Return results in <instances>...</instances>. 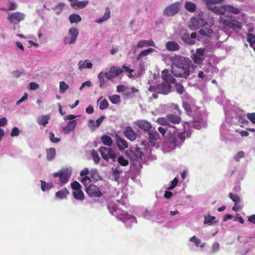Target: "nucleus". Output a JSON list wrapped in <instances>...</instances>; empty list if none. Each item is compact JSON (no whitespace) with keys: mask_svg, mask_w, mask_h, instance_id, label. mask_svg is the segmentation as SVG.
I'll return each instance as SVG.
<instances>
[{"mask_svg":"<svg viewBox=\"0 0 255 255\" xmlns=\"http://www.w3.org/2000/svg\"><path fill=\"white\" fill-rule=\"evenodd\" d=\"M108 208L109 212L112 215L119 218L124 222H130L134 223L137 222L136 219L134 216L130 215L124 211L117 208L114 204H111L109 205L108 206Z\"/></svg>","mask_w":255,"mask_h":255,"instance_id":"obj_4","label":"nucleus"},{"mask_svg":"<svg viewBox=\"0 0 255 255\" xmlns=\"http://www.w3.org/2000/svg\"><path fill=\"white\" fill-rule=\"evenodd\" d=\"M86 191L90 197H100L102 195L99 188L93 184L87 187Z\"/></svg>","mask_w":255,"mask_h":255,"instance_id":"obj_16","label":"nucleus"},{"mask_svg":"<svg viewBox=\"0 0 255 255\" xmlns=\"http://www.w3.org/2000/svg\"><path fill=\"white\" fill-rule=\"evenodd\" d=\"M162 127L158 128V131L164 137H167V141L164 144L166 152L174 149L176 147H180L185 139V132L178 131L177 128L172 125L160 124Z\"/></svg>","mask_w":255,"mask_h":255,"instance_id":"obj_1","label":"nucleus"},{"mask_svg":"<svg viewBox=\"0 0 255 255\" xmlns=\"http://www.w3.org/2000/svg\"><path fill=\"white\" fill-rule=\"evenodd\" d=\"M245 156V153L243 151H239L235 156L234 159L238 162L240 161V159L243 158Z\"/></svg>","mask_w":255,"mask_h":255,"instance_id":"obj_54","label":"nucleus"},{"mask_svg":"<svg viewBox=\"0 0 255 255\" xmlns=\"http://www.w3.org/2000/svg\"><path fill=\"white\" fill-rule=\"evenodd\" d=\"M76 121L73 120L69 121L67 124V126L64 127L62 129L63 132L67 134L70 133V132L72 131H73L76 126Z\"/></svg>","mask_w":255,"mask_h":255,"instance_id":"obj_24","label":"nucleus"},{"mask_svg":"<svg viewBox=\"0 0 255 255\" xmlns=\"http://www.w3.org/2000/svg\"><path fill=\"white\" fill-rule=\"evenodd\" d=\"M71 175V170L70 169H65L60 172L54 173V177H60V180L62 183H67Z\"/></svg>","mask_w":255,"mask_h":255,"instance_id":"obj_13","label":"nucleus"},{"mask_svg":"<svg viewBox=\"0 0 255 255\" xmlns=\"http://www.w3.org/2000/svg\"><path fill=\"white\" fill-rule=\"evenodd\" d=\"M102 157L106 161H108L110 158L112 159V161L115 162L116 161L117 156L115 151L109 147H101L99 149Z\"/></svg>","mask_w":255,"mask_h":255,"instance_id":"obj_12","label":"nucleus"},{"mask_svg":"<svg viewBox=\"0 0 255 255\" xmlns=\"http://www.w3.org/2000/svg\"><path fill=\"white\" fill-rule=\"evenodd\" d=\"M229 197L235 203V204H238L240 201V197L236 194L230 193L229 194Z\"/></svg>","mask_w":255,"mask_h":255,"instance_id":"obj_49","label":"nucleus"},{"mask_svg":"<svg viewBox=\"0 0 255 255\" xmlns=\"http://www.w3.org/2000/svg\"><path fill=\"white\" fill-rule=\"evenodd\" d=\"M117 161L121 165L124 166H127L128 164V161L122 156H119L117 159Z\"/></svg>","mask_w":255,"mask_h":255,"instance_id":"obj_50","label":"nucleus"},{"mask_svg":"<svg viewBox=\"0 0 255 255\" xmlns=\"http://www.w3.org/2000/svg\"><path fill=\"white\" fill-rule=\"evenodd\" d=\"M13 77L18 78H19L22 75L24 74V70L20 71L19 70H14L11 73Z\"/></svg>","mask_w":255,"mask_h":255,"instance_id":"obj_52","label":"nucleus"},{"mask_svg":"<svg viewBox=\"0 0 255 255\" xmlns=\"http://www.w3.org/2000/svg\"><path fill=\"white\" fill-rule=\"evenodd\" d=\"M189 126L199 129L206 126V117L200 111H197L193 116V120L189 123Z\"/></svg>","mask_w":255,"mask_h":255,"instance_id":"obj_7","label":"nucleus"},{"mask_svg":"<svg viewBox=\"0 0 255 255\" xmlns=\"http://www.w3.org/2000/svg\"><path fill=\"white\" fill-rule=\"evenodd\" d=\"M156 122L159 124H167V125H171L170 123L178 124L181 122V118L179 116L176 115L168 114L165 117L158 118Z\"/></svg>","mask_w":255,"mask_h":255,"instance_id":"obj_9","label":"nucleus"},{"mask_svg":"<svg viewBox=\"0 0 255 255\" xmlns=\"http://www.w3.org/2000/svg\"><path fill=\"white\" fill-rule=\"evenodd\" d=\"M110 17V10L109 7L106 8L105 12L103 16L101 18L97 19L95 22L98 23H102L105 21L108 20Z\"/></svg>","mask_w":255,"mask_h":255,"instance_id":"obj_31","label":"nucleus"},{"mask_svg":"<svg viewBox=\"0 0 255 255\" xmlns=\"http://www.w3.org/2000/svg\"><path fill=\"white\" fill-rule=\"evenodd\" d=\"M71 187L75 191L81 190V186L77 181H74L71 183Z\"/></svg>","mask_w":255,"mask_h":255,"instance_id":"obj_56","label":"nucleus"},{"mask_svg":"<svg viewBox=\"0 0 255 255\" xmlns=\"http://www.w3.org/2000/svg\"><path fill=\"white\" fill-rule=\"evenodd\" d=\"M116 144L120 150H124L125 149L128 147V145L127 141L119 135L116 134Z\"/></svg>","mask_w":255,"mask_h":255,"instance_id":"obj_22","label":"nucleus"},{"mask_svg":"<svg viewBox=\"0 0 255 255\" xmlns=\"http://www.w3.org/2000/svg\"><path fill=\"white\" fill-rule=\"evenodd\" d=\"M109 106V103L106 99H104L100 105V110H104L107 109Z\"/></svg>","mask_w":255,"mask_h":255,"instance_id":"obj_60","label":"nucleus"},{"mask_svg":"<svg viewBox=\"0 0 255 255\" xmlns=\"http://www.w3.org/2000/svg\"><path fill=\"white\" fill-rule=\"evenodd\" d=\"M182 40L186 44L192 45L195 43V41L190 38V34L187 32L184 33L181 37Z\"/></svg>","mask_w":255,"mask_h":255,"instance_id":"obj_28","label":"nucleus"},{"mask_svg":"<svg viewBox=\"0 0 255 255\" xmlns=\"http://www.w3.org/2000/svg\"><path fill=\"white\" fill-rule=\"evenodd\" d=\"M40 182H41V189L43 192L49 190L53 187L52 183H47L43 180H40Z\"/></svg>","mask_w":255,"mask_h":255,"instance_id":"obj_36","label":"nucleus"},{"mask_svg":"<svg viewBox=\"0 0 255 255\" xmlns=\"http://www.w3.org/2000/svg\"><path fill=\"white\" fill-rule=\"evenodd\" d=\"M50 117L48 115H45L42 116L38 121V123L40 125L45 126L48 123Z\"/></svg>","mask_w":255,"mask_h":255,"instance_id":"obj_42","label":"nucleus"},{"mask_svg":"<svg viewBox=\"0 0 255 255\" xmlns=\"http://www.w3.org/2000/svg\"><path fill=\"white\" fill-rule=\"evenodd\" d=\"M123 72V70L119 67L112 66L109 71L105 72L106 78L109 80L114 81L115 77L119 76Z\"/></svg>","mask_w":255,"mask_h":255,"instance_id":"obj_15","label":"nucleus"},{"mask_svg":"<svg viewBox=\"0 0 255 255\" xmlns=\"http://www.w3.org/2000/svg\"><path fill=\"white\" fill-rule=\"evenodd\" d=\"M102 142L106 145L111 146L113 143V140L111 137L107 135H104L101 137Z\"/></svg>","mask_w":255,"mask_h":255,"instance_id":"obj_37","label":"nucleus"},{"mask_svg":"<svg viewBox=\"0 0 255 255\" xmlns=\"http://www.w3.org/2000/svg\"><path fill=\"white\" fill-rule=\"evenodd\" d=\"M135 124L140 128L143 130L144 131H149L152 128V125L151 123L144 120L137 121L135 122Z\"/></svg>","mask_w":255,"mask_h":255,"instance_id":"obj_20","label":"nucleus"},{"mask_svg":"<svg viewBox=\"0 0 255 255\" xmlns=\"http://www.w3.org/2000/svg\"><path fill=\"white\" fill-rule=\"evenodd\" d=\"M153 213L151 211H148V210H146L143 213V217L144 218L148 219L149 217H151L153 215Z\"/></svg>","mask_w":255,"mask_h":255,"instance_id":"obj_64","label":"nucleus"},{"mask_svg":"<svg viewBox=\"0 0 255 255\" xmlns=\"http://www.w3.org/2000/svg\"><path fill=\"white\" fill-rule=\"evenodd\" d=\"M178 181V179L177 178H175L172 181H171L170 186L167 188V190H172L177 185Z\"/></svg>","mask_w":255,"mask_h":255,"instance_id":"obj_59","label":"nucleus"},{"mask_svg":"<svg viewBox=\"0 0 255 255\" xmlns=\"http://www.w3.org/2000/svg\"><path fill=\"white\" fill-rule=\"evenodd\" d=\"M91 154L94 162L96 164L99 163L100 161V157L97 152L94 149L92 151Z\"/></svg>","mask_w":255,"mask_h":255,"instance_id":"obj_47","label":"nucleus"},{"mask_svg":"<svg viewBox=\"0 0 255 255\" xmlns=\"http://www.w3.org/2000/svg\"><path fill=\"white\" fill-rule=\"evenodd\" d=\"M126 152L128 156H131V159L133 160H138L139 159L141 158L142 157V153L140 148L138 147L132 148L130 150L129 153L128 150L126 151Z\"/></svg>","mask_w":255,"mask_h":255,"instance_id":"obj_18","label":"nucleus"},{"mask_svg":"<svg viewBox=\"0 0 255 255\" xmlns=\"http://www.w3.org/2000/svg\"><path fill=\"white\" fill-rule=\"evenodd\" d=\"M112 179L117 182L118 183H120V175L122 172V170L119 169V166L114 168H112Z\"/></svg>","mask_w":255,"mask_h":255,"instance_id":"obj_26","label":"nucleus"},{"mask_svg":"<svg viewBox=\"0 0 255 255\" xmlns=\"http://www.w3.org/2000/svg\"><path fill=\"white\" fill-rule=\"evenodd\" d=\"M233 130V127H231L230 122L227 119L221 127L220 133L222 139L225 142L233 140L234 136L232 133Z\"/></svg>","mask_w":255,"mask_h":255,"instance_id":"obj_6","label":"nucleus"},{"mask_svg":"<svg viewBox=\"0 0 255 255\" xmlns=\"http://www.w3.org/2000/svg\"><path fill=\"white\" fill-rule=\"evenodd\" d=\"M49 138L50 141L53 143H57L60 140L59 138L55 137L54 133L52 132H49Z\"/></svg>","mask_w":255,"mask_h":255,"instance_id":"obj_58","label":"nucleus"},{"mask_svg":"<svg viewBox=\"0 0 255 255\" xmlns=\"http://www.w3.org/2000/svg\"><path fill=\"white\" fill-rule=\"evenodd\" d=\"M110 101L114 104H118L121 102V99L119 95H114L109 97Z\"/></svg>","mask_w":255,"mask_h":255,"instance_id":"obj_45","label":"nucleus"},{"mask_svg":"<svg viewBox=\"0 0 255 255\" xmlns=\"http://www.w3.org/2000/svg\"><path fill=\"white\" fill-rule=\"evenodd\" d=\"M238 121L242 124H248L249 123L248 121L246 119L245 116L239 115L237 116Z\"/></svg>","mask_w":255,"mask_h":255,"instance_id":"obj_57","label":"nucleus"},{"mask_svg":"<svg viewBox=\"0 0 255 255\" xmlns=\"http://www.w3.org/2000/svg\"><path fill=\"white\" fill-rule=\"evenodd\" d=\"M175 88L176 92L182 95L183 94L184 92V88L182 84H181L180 83H177L175 84Z\"/></svg>","mask_w":255,"mask_h":255,"instance_id":"obj_51","label":"nucleus"},{"mask_svg":"<svg viewBox=\"0 0 255 255\" xmlns=\"http://www.w3.org/2000/svg\"><path fill=\"white\" fill-rule=\"evenodd\" d=\"M56 156V149L55 148H49L46 149V159L48 161L53 160Z\"/></svg>","mask_w":255,"mask_h":255,"instance_id":"obj_29","label":"nucleus"},{"mask_svg":"<svg viewBox=\"0 0 255 255\" xmlns=\"http://www.w3.org/2000/svg\"><path fill=\"white\" fill-rule=\"evenodd\" d=\"M25 15L20 12H12L8 14L7 20L12 24H16L24 19Z\"/></svg>","mask_w":255,"mask_h":255,"instance_id":"obj_14","label":"nucleus"},{"mask_svg":"<svg viewBox=\"0 0 255 255\" xmlns=\"http://www.w3.org/2000/svg\"><path fill=\"white\" fill-rule=\"evenodd\" d=\"M195 22H197V25H191V28L196 29L202 26L208 25L211 26L214 24V20L211 17L208 13L201 12L198 14L197 18Z\"/></svg>","mask_w":255,"mask_h":255,"instance_id":"obj_5","label":"nucleus"},{"mask_svg":"<svg viewBox=\"0 0 255 255\" xmlns=\"http://www.w3.org/2000/svg\"><path fill=\"white\" fill-rule=\"evenodd\" d=\"M191 53L190 57L196 64H200L205 59V54L204 48H197L195 51L192 50Z\"/></svg>","mask_w":255,"mask_h":255,"instance_id":"obj_10","label":"nucleus"},{"mask_svg":"<svg viewBox=\"0 0 255 255\" xmlns=\"http://www.w3.org/2000/svg\"><path fill=\"white\" fill-rule=\"evenodd\" d=\"M91 177L96 181L101 179L100 175L97 169H93L90 171Z\"/></svg>","mask_w":255,"mask_h":255,"instance_id":"obj_43","label":"nucleus"},{"mask_svg":"<svg viewBox=\"0 0 255 255\" xmlns=\"http://www.w3.org/2000/svg\"><path fill=\"white\" fill-rule=\"evenodd\" d=\"M98 78L100 82L99 87L102 89H105L109 80L106 78V73L103 71L100 72L98 75Z\"/></svg>","mask_w":255,"mask_h":255,"instance_id":"obj_21","label":"nucleus"},{"mask_svg":"<svg viewBox=\"0 0 255 255\" xmlns=\"http://www.w3.org/2000/svg\"><path fill=\"white\" fill-rule=\"evenodd\" d=\"M247 41L251 47H255V35L252 33H248L247 35Z\"/></svg>","mask_w":255,"mask_h":255,"instance_id":"obj_44","label":"nucleus"},{"mask_svg":"<svg viewBox=\"0 0 255 255\" xmlns=\"http://www.w3.org/2000/svg\"><path fill=\"white\" fill-rule=\"evenodd\" d=\"M78 34L79 31L76 27H72L69 29L68 36H70V37H71V39L74 40L75 41H76Z\"/></svg>","mask_w":255,"mask_h":255,"instance_id":"obj_35","label":"nucleus"},{"mask_svg":"<svg viewBox=\"0 0 255 255\" xmlns=\"http://www.w3.org/2000/svg\"><path fill=\"white\" fill-rule=\"evenodd\" d=\"M68 88V85L64 82L61 81L60 82V92L61 93H64Z\"/></svg>","mask_w":255,"mask_h":255,"instance_id":"obj_53","label":"nucleus"},{"mask_svg":"<svg viewBox=\"0 0 255 255\" xmlns=\"http://www.w3.org/2000/svg\"><path fill=\"white\" fill-rule=\"evenodd\" d=\"M125 135L130 140L133 141L136 138V134L130 127H127L124 131Z\"/></svg>","mask_w":255,"mask_h":255,"instance_id":"obj_23","label":"nucleus"},{"mask_svg":"<svg viewBox=\"0 0 255 255\" xmlns=\"http://www.w3.org/2000/svg\"><path fill=\"white\" fill-rule=\"evenodd\" d=\"M149 142L154 143L159 137V133L156 131L149 130L148 131Z\"/></svg>","mask_w":255,"mask_h":255,"instance_id":"obj_32","label":"nucleus"},{"mask_svg":"<svg viewBox=\"0 0 255 255\" xmlns=\"http://www.w3.org/2000/svg\"><path fill=\"white\" fill-rule=\"evenodd\" d=\"M148 90L151 92H155L166 95L171 91V86L163 81L162 83L155 86H150Z\"/></svg>","mask_w":255,"mask_h":255,"instance_id":"obj_8","label":"nucleus"},{"mask_svg":"<svg viewBox=\"0 0 255 255\" xmlns=\"http://www.w3.org/2000/svg\"><path fill=\"white\" fill-rule=\"evenodd\" d=\"M207 66L208 68L206 69L207 72H217L218 70L217 69L216 67L213 66L211 65V62L208 63Z\"/></svg>","mask_w":255,"mask_h":255,"instance_id":"obj_61","label":"nucleus"},{"mask_svg":"<svg viewBox=\"0 0 255 255\" xmlns=\"http://www.w3.org/2000/svg\"><path fill=\"white\" fill-rule=\"evenodd\" d=\"M219 21L234 30H236V29H241L242 28L241 23L236 20H227L220 17L219 18Z\"/></svg>","mask_w":255,"mask_h":255,"instance_id":"obj_17","label":"nucleus"},{"mask_svg":"<svg viewBox=\"0 0 255 255\" xmlns=\"http://www.w3.org/2000/svg\"><path fill=\"white\" fill-rule=\"evenodd\" d=\"M199 32L203 36H206L210 37H212L214 35V32L212 29L206 27L200 29Z\"/></svg>","mask_w":255,"mask_h":255,"instance_id":"obj_33","label":"nucleus"},{"mask_svg":"<svg viewBox=\"0 0 255 255\" xmlns=\"http://www.w3.org/2000/svg\"><path fill=\"white\" fill-rule=\"evenodd\" d=\"M182 105L184 110L187 112L188 114H189L191 113L192 111L191 105L188 102L185 101H183L182 102Z\"/></svg>","mask_w":255,"mask_h":255,"instance_id":"obj_48","label":"nucleus"},{"mask_svg":"<svg viewBox=\"0 0 255 255\" xmlns=\"http://www.w3.org/2000/svg\"><path fill=\"white\" fill-rule=\"evenodd\" d=\"M165 47L170 51H176L179 50L180 45L174 41H169L166 43Z\"/></svg>","mask_w":255,"mask_h":255,"instance_id":"obj_25","label":"nucleus"},{"mask_svg":"<svg viewBox=\"0 0 255 255\" xmlns=\"http://www.w3.org/2000/svg\"><path fill=\"white\" fill-rule=\"evenodd\" d=\"M88 4V1L86 0L84 1H80L78 0H75V1H72L71 6L76 9L83 8Z\"/></svg>","mask_w":255,"mask_h":255,"instance_id":"obj_27","label":"nucleus"},{"mask_svg":"<svg viewBox=\"0 0 255 255\" xmlns=\"http://www.w3.org/2000/svg\"><path fill=\"white\" fill-rule=\"evenodd\" d=\"M216 217L214 216H211L210 215L208 214L207 215H204V223H213V222L216 223L215 221Z\"/></svg>","mask_w":255,"mask_h":255,"instance_id":"obj_46","label":"nucleus"},{"mask_svg":"<svg viewBox=\"0 0 255 255\" xmlns=\"http://www.w3.org/2000/svg\"><path fill=\"white\" fill-rule=\"evenodd\" d=\"M162 79L167 84H174L176 83V79L173 78L172 75L169 73V71L167 69H164L162 72Z\"/></svg>","mask_w":255,"mask_h":255,"instance_id":"obj_19","label":"nucleus"},{"mask_svg":"<svg viewBox=\"0 0 255 255\" xmlns=\"http://www.w3.org/2000/svg\"><path fill=\"white\" fill-rule=\"evenodd\" d=\"M73 195L76 200L83 201L84 199V195L81 190L74 191Z\"/></svg>","mask_w":255,"mask_h":255,"instance_id":"obj_39","label":"nucleus"},{"mask_svg":"<svg viewBox=\"0 0 255 255\" xmlns=\"http://www.w3.org/2000/svg\"><path fill=\"white\" fill-rule=\"evenodd\" d=\"M69 194L67 188H65L55 193V196L59 199H63L66 198L67 195Z\"/></svg>","mask_w":255,"mask_h":255,"instance_id":"obj_34","label":"nucleus"},{"mask_svg":"<svg viewBox=\"0 0 255 255\" xmlns=\"http://www.w3.org/2000/svg\"><path fill=\"white\" fill-rule=\"evenodd\" d=\"M79 69L82 70L83 69L88 68L91 69L93 66V64L88 60H86L84 61L82 60L78 62Z\"/></svg>","mask_w":255,"mask_h":255,"instance_id":"obj_30","label":"nucleus"},{"mask_svg":"<svg viewBox=\"0 0 255 255\" xmlns=\"http://www.w3.org/2000/svg\"><path fill=\"white\" fill-rule=\"evenodd\" d=\"M80 16L76 13L72 14L69 16V20L71 23H78L81 20Z\"/></svg>","mask_w":255,"mask_h":255,"instance_id":"obj_38","label":"nucleus"},{"mask_svg":"<svg viewBox=\"0 0 255 255\" xmlns=\"http://www.w3.org/2000/svg\"><path fill=\"white\" fill-rule=\"evenodd\" d=\"M185 8L190 12H194L196 10V5L192 2L186 1L185 4Z\"/></svg>","mask_w":255,"mask_h":255,"instance_id":"obj_41","label":"nucleus"},{"mask_svg":"<svg viewBox=\"0 0 255 255\" xmlns=\"http://www.w3.org/2000/svg\"><path fill=\"white\" fill-rule=\"evenodd\" d=\"M247 117L253 124H255V113H248Z\"/></svg>","mask_w":255,"mask_h":255,"instance_id":"obj_62","label":"nucleus"},{"mask_svg":"<svg viewBox=\"0 0 255 255\" xmlns=\"http://www.w3.org/2000/svg\"><path fill=\"white\" fill-rule=\"evenodd\" d=\"M154 50L152 48H149L147 49L144 50L137 55L136 57L137 60H139L141 57H144L148 55L150 52L153 51Z\"/></svg>","mask_w":255,"mask_h":255,"instance_id":"obj_40","label":"nucleus"},{"mask_svg":"<svg viewBox=\"0 0 255 255\" xmlns=\"http://www.w3.org/2000/svg\"><path fill=\"white\" fill-rule=\"evenodd\" d=\"M174 66L172 67V74L176 77L187 79L190 74V65L192 62L190 58L175 56L173 58Z\"/></svg>","mask_w":255,"mask_h":255,"instance_id":"obj_2","label":"nucleus"},{"mask_svg":"<svg viewBox=\"0 0 255 255\" xmlns=\"http://www.w3.org/2000/svg\"><path fill=\"white\" fill-rule=\"evenodd\" d=\"M203 1L208 9L218 14H223L226 11L234 14H238L240 12V10L238 8L231 5L228 4L221 6L215 5L216 4L221 3L224 0H203Z\"/></svg>","mask_w":255,"mask_h":255,"instance_id":"obj_3","label":"nucleus"},{"mask_svg":"<svg viewBox=\"0 0 255 255\" xmlns=\"http://www.w3.org/2000/svg\"><path fill=\"white\" fill-rule=\"evenodd\" d=\"M180 6V3L179 2L173 3L165 8L163 10V14L166 16H174L179 11Z\"/></svg>","mask_w":255,"mask_h":255,"instance_id":"obj_11","label":"nucleus"},{"mask_svg":"<svg viewBox=\"0 0 255 255\" xmlns=\"http://www.w3.org/2000/svg\"><path fill=\"white\" fill-rule=\"evenodd\" d=\"M20 131L18 128L14 127L10 133L11 136H18L19 134Z\"/></svg>","mask_w":255,"mask_h":255,"instance_id":"obj_63","label":"nucleus"},{"mask_svg":"<svg viewBox=\"0 0 255 255\" xmlns=\"http://www.w3.org/2000/svg\"><path fill=\"white\" fill-rule=\"evenodd\" d=\"M74 40L72 39L70 36H66L63 39V43L64 44H72L75 43Z\"/></svg>","mask_w":255,"mask_h":255,"instance_id":"obj_55","label":"nucleus"}]
</instances>
